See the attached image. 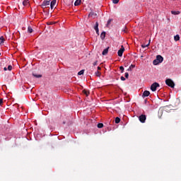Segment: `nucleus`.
<instances>
[{
	"mask_svg": "<svg viewBox=\"0 0 181 181\" xmlns=\"http://www.w3.org/2000/svg\"><path fill=\"white\" fill-rule=\"evenodd\" d=\"M163 62V57L161 55H157L156 59L153 61V64L154 66H158L160 63Z\"/></svg>",
	"mask_w": 181,
	"mask_h": 181,
	"instance_id": "1",
	"label": "nucleus"
},
{
	"mask_svg": "<svg viewBox=\"0 0 181 181\" xmlns=\"http://www.w3.org/2000/svg\"><path fill=\"white\" fill-rule=\"evenodd\" d=\"M97 63H98V61H95V62H93V66H97Z\"/></svg>",
	"mask_w": 181,
	"mask_h": 181,
	"instance_id": "35",
	"label": "nucleus"
},
{
	"mask_svg": "<svg viewBox=\"0 0 181 181\" xmlns=\"http://www.w3.org/2000/svg\"><path fill=\"white\" fill-rule=\"evenodd\" d=\"M49 6H50V0H44L41 5L42 8H49Z\"/></svg>",
	"mask_w": 181,
	"mask_h": 181,
	"instance_id": "3",
	"label": "nucleus"
},
{
	"mask_svg": "<svg viewBox=\"0 0 181 181\" xmlns=\"http://www.w3.org/2000/svg\"><path fill=\"white\" fill-rule=\"evenodd\" d=\"M124 52H125V48L124 47V45H122L121 49L117 52L119 57H122Z\"/></svg>",
	"mask_w": 181,
	"mask_h": 181,
	"instance_id": "6",
	"label": "nucleus"
},
{
	"mask_svg": "<svg viewBox=\"0 0 181 181\" xmlns=\"http://www.w3.org/2000/svg\"><path fill=\"white\" fill-rule=\"evenodd\" d=\"M158 87H160V85H159V83H157V82L153 83L151 86V91H156V88H158Z\"/></svg>",
	"mask_w": 181,
	"mask_h": 181,
	"instance_id": "4",
	"label": "nucleus"
},
{
	"mask_svg": "<svg viewBox=\"0 0 181 181\" xmlns=\"http://www.w3.org/2000/svg\"><path fill=\"white\" fill-rule=\"evenodd\" d=\"M120 80H122V81H125V78L124 76H121Z\"/></svg>",
	"mask_w": 181,
	"mask_h": 181,
	"instance_id": "32",
	"label": "nucleus"
},
{
	"mask_svg": "<svg viewBox=\"0 0 181 181\" xmlns=\"http://www.w3.org/2000/svg\"><path fill=\"white\" fill-rule=\"evenodd\" d=\"M159 112L162 113V112H163V111H162V110H159Z\"/></svg>",
	"mask_w": 181,
	"mask_h": 181,
	"instance_id": "40",
	"label": "nucleus"
},
{
	"mask_svg": "<svg viewBox=\"0 0 181 181\" xmlns=\"http://www.w3.org/2000/svg\"><path fill=\"white\" fill-rule=\"evenodd\" d=\"M149 45H151V40H149L148 43L147 45H142L141 47L143 49H145V47H148V46H149Z\"/></svg>",
	"mask_w": 181,
	"mask_h": 181,
	"instance_id": "15",
	"label": "nucleus"
},
{
	"mask_svg": "<svg viewBox=\"0 0 181 181\" xmlns=\"http://www.w3.org/2000/svg\"><path fill=\"white\" fill-rule=\"evenodd\" d=\"M7 69L8 70V71H11L12 70V65H8Z\"/></svg>",
	"mask_w": 181,
	"mask_h": 181,
	"instance_id": "27",
	"label": "nucleus"
},
{
	"mask_svg": "<svg viewBox=\"0 0 181 181\" xmlns=\"http://www.w3.org/2000/svg\"><path fill=\"white\" fill-rule=\"evenodd\" d=\"M95 30V32H96V33H97V35H100V31H99V30L98 29V30Z\"/></svg>",
	"mask_w": 181,
	"mask_h": 181,
	"instance_id": "34",
	"label": "nucleus"
},
{
	"mask_svg": "<svg viewBox=\"0 0 181 181\" xmlns=\"http://www.w3.org/2000/svg\"><path fill=\"white\" fill-rule=\"evenodd\" d=\"M81 4V0H76L74 3L75 6H78Z\"/></svg>",
	"mask_w": 181,
	"mask_h": 181,
	"instance_id": "12",
	"label": "nucleus"
},
{
	"mask_svg": "<svg viewBox=\"0 0 181 181\" xmlns=\"http://www.w3.org/2000/svg\"><path fill=\"white\" fill-rule=\"evenodd\" d=\"M111 22H112V19H109L107 22L106 26H110V25L111 24Z\"/></svg>",
	"mask_w": 181,
	"mask_h": 181,
	"instance_id": "20",
	"label": "nucleus"
},
{
	"mask_svg": "<svg viewBox=\"0 0 181 181\" xmlns=\"http://www.w3.org/2000/svg\"><path fill=\"white\" fill-rule=\"evenodd\" d=\"M28 33H32V32H33V29L32 28V27L29 26L28 28Z\"/></svg>",
	"mask_w": 181,
	"mask_h": 181,
	"instance_id": "18",
	"label": "nucleus"
},
{
	"mask_svg": "<svg viewBox=\"0 0 181 181\" xmlns=\"http://www.w3.org/2000/svg\"><path fill=\"white\" fill-rule=\"evenodd\" d=\"M171 13H172V15H180V11H172Z\"/></svg>",
	"mask_w": 181,
	"mask_h": 181,
	"instance_id": "14",
	"label": "nucleus"
},
{
	"mask_svg": "<svg viewBox=\"0 0 181 181\" xmlns=\"http://www.w3.org/2000/svg\"><path fill=\"white\" fill-rule=\"evenodd\" d=\"M94 29H95V30H98V22L95 23V25L94 26Z\"/></svg>",
	"mask_w": 181,
	"mask_h": 181,
	"instance_id": "24",
	"label": "nucleus"
},
{
	"mask_svg": "<svg viewBox=\"0 0 181 181\" xmlns=\"http://www.w3.org/2000/svg\"><path fill=\"white\" fill-rule=\"evenodd\" d=\"M165 84L168 86V87H170L171 88H175V82L172 81V79L168 78L165 80Z\"/></svg>",
	"mask_w": 181,
	"mask_h": 181,
	"instance_id": "2",
	"label": "nucleus"
},
{
	"mask_svg": "<svg viewBox=\"0 0 181 181\" xmlns=\"http://www.w3.org/2000/svg\"><path fill=\"white\" fill-rule=\"evenodd\" d=\"M103 127H104V124L103 123L98 124V128H103Z\"/></svg>",
	"mask_w": 181,
	"mask_h": 181,
	"instance_id": "25",
	"label": "nucleus"
},
{
	"mask_svg": "<svg viewBox=\"0 0 181 181\" xmlns=\"http://www.w3.org/2000/svg\"><path fill=\"white\" fill-rule=\"evenodd\" d=\"M108 49H110V47L105 48V49L103 51L102 54H103V56H105V55L108 54Z\"/></svg>",
	"mask_w": 181,
	"mask_h": 181,
	"instance_id": "9",
	"label": "nucleus"
},
{
	"mask_svg": "<svg viewBox=\"0 0 181 181\" xmlns=\"http://www.w3.org/2000/svg\"><path fill=\"white\" fill-rule=\"evenodd\" d=\"M100 37H101L102 40H104L105 39V31H103L101 33Z\"/></svg>",
	"mask_w": 181,
	"mask_h": 181,
	"instance_id": "11",
	"label": "nucleus"
},
{
	"mask_svg": "<svg viewBox=\"0 0 181 181\" xmlns=\"http://www.w3.org/2000/svg\"><path fill=\"white\" fill-rule=\"evenodd\" d=\"M0 56H1V52H0Z\"/></svg>",
	"mask_w": 181,
	"mask_h": 181,
	"instance_id": "43",
	"label": "nucleus"
},
{
	"mask_svg": "<svg viewBox=\"0 0 181 181\" xmlns=\"http://www.w3.org/2000/svg\"><path fill=\"white\" fill-rule=\"evenodd\" d=\"M33 76L34 77H36V78H40V77H42V75H37V74H33Z\"/></svg>",
	"mask_w": 181,
	"mask_h": 181,
	"instance_id": "23",
	"label": "nucleus"
},
{
	"mask_svg": "<svg viewBox=\"0 0 181 181\" xmlns=\"http://www.w3.org/2000/svg\"><path fill=\"white\" fill-rule=\"evenodd\" d=\"M89 16H97V13H94V12H90L89 13Z\"/></svg>",
	"mask_w": 181,
	"mask_h": 181,
	"instance_id": "22",
	"label": "nucleus"
},
{
	"mask_svg": "<svg viewBox=\"0 0 181 181\" xmlns=\"http://www.w3.org/2000/svg\"><path fill=\"white\" fill-rule=\"evenodd\" d=\"M120 122H121V119H119V117L115 118V124H119Z\"/></svg>",
	"mask_w": 181,
	"mask_h": 181,
	"instance_id": "19",
	"label": "nucleus"
},
{
	"mask_svg": "<svg viewBox=\"0 0 181 181\" xmlns=\"http://www.w3.org/2000/svg\"><path fill=\"white\" fill-rule=\"evenodd\" d=\"M112 2L115 4H118L119 2V0H112Z\"/></svg>",
	"mask_w": 181,
	"mask_h": 181,
	"instance_id": "29",
	"label": "nucleus"
},
{
	"mask_svg": "<svg viewBox=\"0 0 181 181\" xmlns=\"http://www.w3.org/2000/svg\"><path fill=\"white\" fill-rule=\"evenodd\" d=\"M95 76H97L98 77H100V76H101V73H100V71H97L95 72Z\"/></svg>",
	"mask_w": 181,
	"mask_h": 181,
	"instance_id": "26",
	"label": "nucleus"
},
{
	"mask_svg": "<svg viewBox=\"0 0 181 181\" xmlns=\"http://www.w3.org/2000/svg\"><path fill=\"white\" fill-rule=\"evenodd\" d=\"M4 42H5V38L4 37V36L0 37V45H2Z\"/></svg>",
	"mask_w": 181,
	"mask_h": 181,
	"instance_id": "17",
	"label": "nucleus"
},
{
	"mask_svg": "<svg viewBox=\"0 0 181 181\" xmlns=\"http://www.w3.org/2000/svg\"><path fill=\"white\" fill-rule=\"evenodd\" d=\"M3 103H4V99L0 98V105H2Z\"/></svg>",
	"mask_w": 181,
	"mask_h": 181,
	"instance_id": "31",
	"label": "nucleus"
},
{
	"mask_svg": "<svg viewBox=\"0 0 181 181\" xmlns=\"http://www.w3.org/2000/svg\"><path fill=\"white\" fill-rule=\"evenodd\" d=\"M82 74H84V69L81 70V71L78 73V76H82Z\"/></svg>",
	"mask_w": 181,
	"mask_h": 181,
	"instance_id": "21",
	"label": "nucleus"
},
{
	"mask_svg": "<svg viewBox=\"0 0 181 181\" xmlns=\"http://www.w3.org/2000/svg\"><path fill=\"white\" fill-rule=\"evenodd\" d=\"M129 67H131L132 69H135V65L132 64V65H130V66H129Z\"/></svg>",
	"mask_w": 181,
	"mask_h": 181,
	"instance_id": "36",
	"label": "nucleus"
},
{
	"mask_svg": "<svg viewBox=\"0 0 181 181\" xmlns=\"http://www.w3.org/2000/svg\"><path fill=\"white\" fill-rule=\"evenodd\" d=\"M122 32H124V33H127V27H124V29L122 30Z\"/></svg>",
	"mask_w": 181,
	"mask_h": 181,
	"instance_id": "33",
	"label": "nucleus"
},
{
	"mask_svg": "<svg viewBox=\"0 0 181 181\" xmlns=\"http://www.w3.org/2000/svg\"><path fill=\"white\" fill-rule=\"evenodd\" d=\"M132 70V67H129V69H127V71H131Z\"/></svg>",
	"mask_w": 181,
	"mask_h": 181,
	"instance_id": "37",
	"label": "nucleus"
},
{
	"mask_svg": "<svg viewBox=\"0 0 181 181\" xmlns=\"http://www.w3.org/2000/svg\"><path fill=\"white\" fill-rule=\"evenodd\" d=\"M151 94V92H149L148 90H145L144 93H143V95H142V97L144 98H145V97H149Z\"/></svg>",
	"mask_w": 181,
	"mask_h": 181,
	"instance_id": "8",
	"label": "nucleus"
},
{
	"mask_svg": "<svg viewBox=\"0 0 181 181\" xmlns=\"http://www.w3.org/2000/svg\"><path fill=\"white\" fill-rule=\"evenodd\" d=\"M124 77H126L127 78H128L129 77V74H128V72H126L124 74Z\"/></svg>",
	"mask_w": 181,
	"mask_h": 181,
	"instance_id": "28",
	"label": "nucleus"
},
{
	"mask_svg": "<svg viewBox=\"0 0 181 181\" xmlns=\"http://www.w3.org/2000/svg\"><path fill=\"white\" fill-rule=\"evenodd\" d=\"M98 70H101V67L98 66Z\"/></svg>",
	"mask_w": 181,
	"mask_h": 181,
	"instance_id": "39",
	"label": "nucleus"
},
{
	"mask_svg": "<svg viewBox=\"0 0 181 181\" xmlns=\"http://www.w3.org/2000/svg\"><path fill=\"white\" fill-rule=\"evenodd\" d=\"M49 25H53V23H50Z\"/></svg>",
	"mask_w": 181,
	"mask_h": 181,
	"instance_id": "41",
	"label": "nucleus"
},
{
	"mask_svg": "<svg viewBox=\"0 0 181 181\" xmlns=\"http://www.w3.org/2000/svg\"><path fill=\"white\" fill-rule=\"evenodd\" d=\"M174 40L175 42H177L178 40H180V36H179V35H176L175 37H174Z\"/></svg>",
	"mask_w": 181,
	"mask_h": 181,
	"instance_id": "13",
	"label": "nucleus"
},
{
	"mask_svg": "<svg viewBox=\"0 0 181 181\" xmlns=\"http://www.w3.org/2000/svg\"><path fill=\"white\" fill-rule=\"evenodd\" d=\"M4 71H6V70H8V68L4 67Z\"/></svg>",
	"mask_w": 181,
	"mask_h": 181,
	"instance_id": "38",
	"label": "nucleus"
},
{
	"mask_svg": "<svg viewBox=\"0 0 181 181\" xmlns=\"http://www.w3.org/2000/svg\"><path fill=\"white\" fill-rule=\"evenodd\" d=\"M23 6H29V0H24L23 1Z\"/></svg>",
	"mask_w": 181,
	"mask_h": 181,
	"instance_id": "10",
	"label": "nucleus"
},
{
	"mask_svg": "<svg viewBox=\"0 0 181 181\" xmlns=\"http://www.w3.org/2000/svg\"><path fill=\"white\" fill-rule=\"evenodd\" d=\"M139 119L140 122H141V124H145V121H146V115H141L139 117Z\"/></svg>",
	"mask_w": 181,
	"mask_h": 181,
	"instance_id": "5",
	"label": "nucleus"
},
{
	"mask_svg": "<svg viewBox=\"0 0 181 181\" xmlns=\"http://www.w3.org/2000/svg\"><path fill=\"white\" fill-rule=\"evenodd\" d=\"M83 94H85V95H86V97H88V95H90V92L86 90H83Z\"/></svg>",
	"mask_w": 181,
	"mask_h": 181,
	"instance_id": "16",
	"label": "nucleus"
},
{
	"mask_svg": "<svg viewBox=\"0 0 181 181\" xmlns=\"http://www.w3.org/2000/svg\"><path fill=\"white\" fill-rule=\"evenodd\" d=\"M63 124H66V122H63Z\"/></svg>",
	"mask_w": 181,
	"mask_h": 181,
	"instance_id": "42",
	"label": "nucleus"
},
{
	"mask_svg": "<svg viewBox=\"0 0 181 181\" xmlns=\"http://www.w3.org/2000/svg\"><path fill=\"white\" fill-rule=\"evenodd\" d=\"M119 69L121 70V73H124V66H120Z\"/></svg>",
	"mask_w": 181,
	"mask_h": 181,
	"instance_id": "30",
	"label": "nucleus"
},
{
	"mask_svg": "<svg viewBox=\"0 0 181 181\" xmlns=\"http://www.w3.org/2000/svg\"><path fill=\"white\" fill-rule=\"evenodd\" d=\"M56 2H57V0H52L50 3V8L51 9H54V6H56Z\"/></svg>",
	"mask_w": 181,
	"mask_h": 181,
	"instance_id": "7",
	"label": "nucleus"
}]
</instances>
